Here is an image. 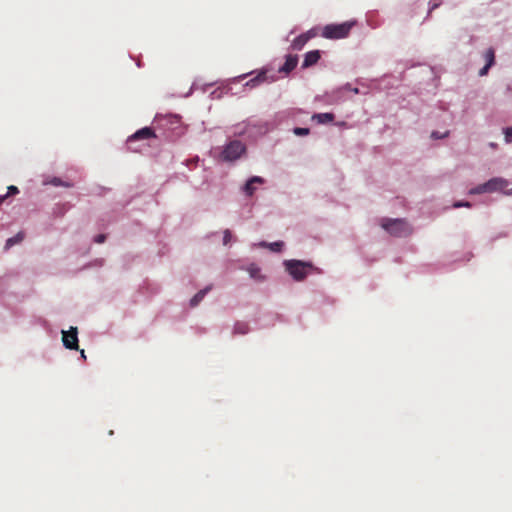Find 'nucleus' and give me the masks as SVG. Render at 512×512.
Masks as SVG:
<instances>
[{"label":"nucleus","mask_w":512,"mask_h":512,"mask_svg":"<svg viewBox=\"0 0 512 512\" xmlns=\"http://www.w3.org/2000/svg\"><path fill=\"white\" fill-rule=\"evenodd\" d=\"M484 57H485V60H486V64L488 66H492L494 64V61H495L494 49L493 48L487 49V51L484 54Z\"/></svg>","instance_id":"a211bd4d"},{"label":"nucleus","mask_w":512,"mask_h":512,"mask_svg":"<svg viewBox=\"0 0 512 512\" xmlns=\"http://www.w3.org/2000/svg\"><path fill=\"white\" fill-rule=\"evenodd\" d=\"M265 183V180L264 178L260 177V176H253L251 177L244 185L243 187V192L251 197L255 191L257 190V187L256 185L259 184H264Z\"/></svg>","instance_id":"6e6552de"},{"label":"nucleus","mask_w":512,"mask_h":512,"mask_svg":"<svg viewBox=\"0 0 512 512\" xmlns=\"http://www.w3.org/2000/svg\"><path fill=\"white\" fill-rule=\"evenodd\" d=\"M482 193H487L484 183L469 190L470 195H477V194H482Z\"/></svg>","instance_id":"412c9836"},{"label":"nucleus","mask_w":512,"mask_h":512,"mask_svg":"<svg viewBox=\"0 0 512 512\" xmlns=\"http://www.w3.org/2000/svg\"><path fill=\"white\" fill-rule=\"evenodd\" d=\"M246 148L239 140L229 142L222 151V158L225 161H234L241 157Z\"/></svg>","instance_id":"20e7f679"},{"label":"nucleus","mask_w":512,"mask_h":512,"mask_svg":"<svg viewBox=\"0 0 512 512\" xmlns=\"http://www.w3.org/2000/svg\"><path fill=\"white\" fill-rule=\"evenodd\" d=\"M270 246H271L272 250L279 251L281 246H282V243L281 242H275V243H272Z\"/></svg>","instance_id":"cd10ccee"},{"label":"nucleus","mask_w":512,"mask_h":512,"mask_svg":"<svg viewBox=\"0 0 512 512\" xmlns=\"http://www.w3.org/2000/svg\"><path fill=\"white\" fill-rule=\"evenodd\" d=\"M491 66H488L487 64L479 71L480 76H484L488 73V70Z\"/></svg>","instance_id":"c85d7f7f"},{"label":"nucleus","mask_w":512,"mask_h":512,"mask_svg":"<svg viewBox=\"0 0 512 512\" xmlns=\"http://www.w3.org/2000/svg\"><path fill=\"white\" fill-rule=\"evenodd\" d=\"M157 138L155 131L151 127H144L137 130L134 134L128 137L127 144L129 145V149L136 151V149L131 147V144L136 141L141 140H154Z\"/></svg>","instance_id":"423d86ee"},{"label":"nucleus","mask_w":512,"mask_h":512,"mask_svg":"<svg viewBox=\"0 0 512 512\" xmlns=\"http://www.w3.org/2000/svg\"><path fill=\"white\" fill-rule=\"evenodd\" d=\"M484 184H485L487 193H492V192H496V191H501V192H504L507 194L512 193V187L511 188L509 187V185H510L509 182L504 178L495 177V178L488 180Z\"/></svg>","instance_id":"39448f33"},{"label":"nucleus","mask_w":512,"mask_h":512,"mask_svg":"<svg viewBox=\"0 0 512 512\" xmlns=\"http://www.w3.org/2000/svg\"><path fill=\"white\" fill-rule=\"evenodd\" d=\"M249 330V325L246 322L238 321L234 325V334L245 335Z\"/></svg>","instance_id":"dca6fc26"},{"label":"nucleus","mask_w":512,"mask_h":512,"mask_svg":"<svg viewBox=\"0 0 512 512\" xmlns=\"http://www.w3.org/2000/svg\"><path fill=\"white\" fill-rule=\"evenodd\" d=\"M353 92L358 93V89L357 88L353 89Z\"/></svg>","instance_id":"2f4dec72"},{"label":"nucleus","mask_w":512,"mask_h":512,"mask_svg":"<svg viewBox=\"0 0 512 512\" xmlns=\"http://www.w3.org/2000/svg\"><path fill=\"white\" fill-rule=\"evenodd\" d=\"M171 119L175 120V122H178L179 121V118L178 116H172Z\"/></svg>","instance_id":"7c9ffc66"},{"label":"nucleus","mask_w":512,"mask_h":512,"mask_svg":"<svg viewBox=\"0 0 512 512\" xmlns=\"http://www.w3.org/2000/svg\"><path fill=\"white\" fill-rule=\"evenodd\" d=\"M266 81H267L266 72L265 71H261L254 78L250 79L246 83V86L254 88V87L258 86L259 84L264 83Z\"/></svg>","instance_id":"4468645a"},{"label":"nucleus","mask_w":512,"mask_h":512,"mask_svg":"<svg viewBox=\"0 0 512 512\" xmlns=\"http://www.w3.org/2000/svg\"><path fill=\"white\" fill-rule=\"evenodd\" d=\"M231 238H232L231 231L226 229L223 233V244L227 245L230 242Z\"/></svg>","instance_id":"5701e85b"},{"label":"nucleus","mask_w":512,"mask_h":512,"mask_svg":"<svg viewBox=\"0 0 512 512\" xmlns=\"http://www.w3.org/2000/svg\"><path fill=\"white\" fill-rule=\"evenodd\" d=\"M287 272L296 281H302L308 274L313 271H318L311 262H305L300 260H286L284 262Z\"/></svg>","instance_id":"f257e3e1"},{"label":"nucleus","mask_w":512,"mask_h":512,"mask_svg":"<svg viewBox=\"0 0 512 512\" xmlns=\"http://www.w3.org/2000/svg\"><path fill=\"white\" fill-rule=\"evenodd\" d=\"M212 286H207L204 289L197 292L190 300V306L196 307L205 297V295L211 290Z\"/></svg>","instance_id":"ddd939ff"},{"label":"nucleus","mask_w":512,"mask_h":512,"mask_svg":"<svg viewBox=\"0 0 512 512\" xmlns=\"http://www.w3.org/2000/svg\"><path fill=\"white\" fill-rule=\"evenodd\" d=\"M354 22L329 24L323 28L322 36L327 39H342L349 35Z\"/></svg>","instance_id":"f03ea898"},{"label":"nucleus","mask_w":512,"mask_h":512,"mask_svg":"<svg viewBox=\"0 0 512 512\" xmlns=\"http://www.w3.org/2000/svg\"><path fill=\"white\" fill-rule=\"evenodd\" d=\"M453 207L454 208H460V207H467V208H470L471 207V203L468 202V201H458V202H455L453 204Z\"/></svg>","instance_id":"b1692460"},{"label":"nucleus","mask_w":512,"mask_h":512,"mask_svg":"<svg viewBox=\"0 0 512 512\" xmlns=\"http://www.w3.org/2000/svg\"><path fill=\"white\" fill-rule=\"evenodd\" d=\"M247 271L250 274L251 278L256 279V280L262 279L261 274H260V268L257 265H255V264L249 265V267L247 268Z\"/></svg>","instance_id":"f3484780"},{"label":"nucleus","mask_w":512,"mask_h":512,"mask_svg":"<svg viewBox=\"0 0 512 512\" xmlns=\"http://www.w3.org/2000/svg\"><path fill=\"white\" fill-rule=\"evenodd\" d=\"M18 193H19V190L16 186H14V185L9 186L7 193L5 195H0V204H2L7 197H9L11 195H16Z\"/></svg>","instance_id":"6ab92c4d"},{"label":"nucleus","mask_w":512,"mask_h":512,"mask_svg":"<svg viewBox=\"0 0 512 512\" xmlns=\"http://www.w3.org/2000/svg\"><path fill=\"white\" fill-rule=\"evenodd\" d=\"M382 227L396 237L407 236L411 233L410 225L403 219H386L382 222Z\"/></svg>","instance_id":"7ed1b4c3"},{"label":"nucleus","mask_w":512,"mask_h":512,"mask_svg":"<svg viewBox=\"0 0 512 512\" xmlns=\"http://www.w3.org/2000/svg\"><path fill=\"white\" fill-rule=\"evenodd\" d=\"M25 238V233L23 231L18 232L15 236L10 237L6 240L5 249L9 250L16 244H20Z\"/></svg>","instance_id":"f8f14e48"},{"label":"nucleus","mask_w":512,"mask_h":512,"mask_svg":"<svg viewBox=\"0 0 512 512\" xmlns=\"http://www.w3.org/2000/svg\"><path fill=\"white\" fill-rule=\"evenodd\" d=\"M294 134L297 136H305L309 134L308 128L296 127L293 130Z\"/></svg>","instance_id":"4be33fe9"},{"label":"nucleus","mask_w":512,"mask_h":512,"mask_svg":"<svg viewBox=\"0 0 512 512\" xmlns=\"http://www.w3.org/2000/svg\"><path fill=\"white\" fill-rule=\"evenodd\" d=\"M320 57L321 56L319 50H312L307 52L302 63V68H308L316 64L319 61Z\"/></svg>","instance_id":"1a4fd4ad"},{"label":"nucleus","mask_w":512,"mask_h":512,"mask_svg":"<svg viewBox=\"0 0 512 512\" xmlns=\"http://www.w3.org/2000/svg\"><path fill=\"white\" fill-rule=\"evenodd\" d=\"M77 328L71 327L69 331L62 332L63 345L70 350H78V336Z\"/></svg>","instance_id":"0eeeda50"},{"label":"nucleus","mask_w":512,"mask_h":512,"mask_svg":"<svg viewBox=\"0 0 512 512\" xmlns=\"http://www.w3.org/2000/svg\"><path fill=\"white\" fill-rule=\"evenodd\" d=\"M506 142L512 141V127H508L504 130Z\"/></svg>","instance_id":"393cba45"},{"label":"nucleus","mask_w":512,"mask_h":512,"mask_svg":"<svg viewBox=\"0 0 512 512\" xmlns=\"http://www.w3.org/2000/svg\"><path fill=\"white\" fill-rule=\"evenodd\" d=\"M310 38H311V36L309 34L299 35L298 37H296L293 40V42L291 44L292 49L293 50H301Z\"/></svg>","instance_id":"9b49d317"},{"label":"nucleus","mask_w":512,"mask_h":512,"mask_svg":"<svg viewBox=\"0 0 512 512\" xmlns=\"http://www.w3.org/2000/svg\"><path fill=\"white\" fill-rule=\"evenodd\" d=\"M297 64H298L297 55H288L286 57V60H285V63L283 64V66L279 68V72L288 74L296 68Z\"/></svg>","instance_id":"9d476101"},{"label":"nucleus","mask_w":512,"mask_h":512,"mask_svg":"<svg viewBox=\"0 0 512 512\" xmlns=\"http://www.w3.org/2000/svg\"><path fill=\"white\" fill-rule=\"evenodd\" d=\"M447 135H448V132H445L444 134H440L437 131H433L432 134H431V137L434 138V139H441V138L446 137Z\"/></svg>","instance_id":"a878e982"},{"label":"nucleus","mask_w":512,"mask_h":512,"mask_svg":"<svg viewBox=\"0 0 512 512\" xmlns=\"http://www.w3.org/2000/svg\"><path fill=\"white\" fill-rule=\"evenodd\" d=\"M439 6V4L435 3L433 4L429 9V14L432 12V10L436 9Z\"/></svg>","instance_id":"c756f323"},{"label":"nucleus","mask_w":512,"mask_h":512,"mask_svg":"<svg viewBox=\"0 0 512 512\" xmlns=\"http://www.w3.org/2000/svg\"><path fill=\"white\" fill-rule=\"evenodd\" d=\"M50 184L54 185V186H64V187H67V188H70L72 187V183H69V182H63L60 178L58 177H54L50 180L49 182Z\"/></svg>","instance_id":"aec40b11"},{"label":"nucleus","mask_w":512,"mask_h":512,"mask_svg":"<svg viewBox=\"0 0 512 512\" xmlns=\"http://www.w3.org/2000/svg\"><path fill=\"white\" fill-rule=\"evenodd\" d=\"M81 355H82V357H85L84 350L81 351Z\"/></svg>","instance_id":"473e14b6"},{"label":"nucleus","mask_w":512,"mask_h":512,"mask_svg":"<svg viewBox=\"0 0 512 512\" xmlns=\"http://www.w3.org/2000/svg\"><path fill=\"white\" fill-rule=\"evenodd\" d=\"M106 240V235L105 234H99L97 235L95 238H94V241L98 244H102L104 243Z\"/></svg>","instance_id":"bb28decb"},{"label":"nucleus","mask_w":512,"mask_h":512,"mask_svg":"<svg viewBox=\"0 0 512 512\" xmlns=\"http://www.w3.org/2000/svg\"><path fill=\"white\" fill-rule=\"evenodd\" d=\"M313 120H317L319 124L330 123L334 120V114L332 113H319L312 116Z\"/></svg>","instance_id":"2eb2a0df"}]
</instances>
